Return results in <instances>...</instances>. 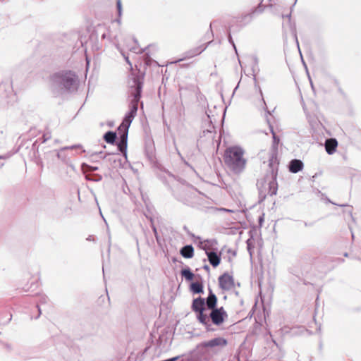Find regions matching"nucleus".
Masks as SVG:
<instances>
[{
  "label": "nucleus",
  "mask_w": 361,
  "mask_h": 361,
  "mask_svg": "<svg viewBox=\"0 0 361 361\" xmlns=\"http://www.w3.org/2000/svg\"><path fill=\"white\" fill-rule=\"evenodd\" d=\"M86 178L89 180H92L95 182L100 181L102 179V176L99 174H95L93 176V177H91L90 175H87Z\"/></svg>",
  "instance_id": "obj_22"
},
{
  "label": "nucleus",
  "mask_w": 361,
  "mask_h": 361,
  "mask_svg": "<svg viewBox=\"0 0 361 361\" xmlns=\"http://www.w3.org/2000/svg\"><path fill=\"white\" fill-rule=\"evenodd\" d=\"M217 302V298L216 296L210 291L209 295L207 299V305L209 309L214 310L216 308Z\"/></svg>",
  "instance_id": "obj_14"
},
{
  "label": "nucleus",
  "mask_w": 361,
  "mask_h": 361,
  "mask_svg": "<svg viewBox=\"0 0 361 361\" xmlns=\"http://www.w3.org/2000/svg\"><path fill=\"white\" fill-rule=\"evenodd\" d=\"M270 167L272 169V171L275 169L277 170V166L279 165V162L277 161L276 157H272L269 163ZM278 190V184L276 182V172L273 171V179L269 183V195L272 196L276 195Z\"/></svg>",
  "instance_id": "obj_4"
},
{
  "label": "nucleus",
  "mask_w": 361,
  "mask_h": 361,
  "mask_svg": "<svg viewBox=\"0 0 361 361\" xmlns=\"http://www.w3.org/2000/svg\"><path fill=\"white\" fill-rule=\"evenodd\" d=\"M338 147V142L335 138L327 139L325 142V149L329 154L336 152Z\"/></svg>",
  "instance_id": "obj_9"
},
{
  "label": "nucleus",
  "mask_w": 361,
  "mask_h": 361,
  "mask_svg": "<svg viewBox=\"0 0 361 361\" xmlns=\"http://www.w3.org/2000/svg\"><path fill=\"white\" fill-rule=\"evenodd\" d=\"M271 133H272V136H273V148L274 149L275 152L277 151V148H278V145L279 144V142H280V138L276 136V133H274V131L273 130H271Z\"/></svg>",
  "instance_id": "obj_20"
},
{
  "label": "nucleus",
  "mask_w": 361,
  "mask_h": 361,
  "mask_svg": "<svg viewBox=\"0 0 361 361\" xmlns=\"http://www.w3.org/2000/svg\"><path fill=\"white\" fill-rule=\"evenodd\" d=\"M194 256V248L192 245H186L182 247V257L192 258Z\"/></svg>",
  "instance_id": "obj_15"
},
{
  "label": "nucleus",
  "mask_w": 361,
  "mask_h": 361,
  "mask_svg": "<svg viewBox=\"0 0 361 361\" xmlns=\"http://www.w3.org/2000/svg\"><path fill=\"white\" fill-rule=\"evenodd\" d=\"M204 311L205 310H202V312H197L198 319L201 323L207 324L209 322V319L207 314L204 313Z\"/></svg>",
  "instance_id": "obj_18"
},
{
  "label": "nucleus",
  "mask_w": 361,
  "mask_h": 361,
  "mask_svg": "<svg viewBox=\"0 0 361 361\" xmlns=\"http://www.w3.org/2000/svg\"><path fill=\"white\" fill-rule=\"evenodd\" d=\"M172 259L173 263H174V264H176L177 262H178V261L176 259V257H172V259Z\"/></svg>",
  "instance_id": "obj_31"
},
{
  "label": "nucleus",
  "mask_w": 361,
  "mask_h": 361,
  "mask_svg": "<svg viewBox=\"0 0 361 361\" xmlns=\"http://www.w3.org/2000/svg\"><path fill=\"white\" fill-rule=\"evenodd\" d=\"M227 344V341L223 338H215L212 340L204 342L202 345L204 348H214L216 346H225Z\"/></svg>",
  "instance_id": "obj_8"
},
{
  "label": "nucleus",
  "mask_w": 361,
  "mask_h": 361,
  "mask_svg": "<svg viewBox=\"0 0 361 361\" xmlns=\"http://www.w3.org/2000/svg\"><path fill=\"white\" fill-rule=\"evenodd\" d=\"M166 183L170 185L171 190L173 191L174 188L178 189L180 185V180L174 176L173 174L169 173L166 177Z\"/></svg>",
  "instance_id": "obj_10"
},
{
  "label": "nucleus",
  "mask_w": 361,
  "mask_h": 361,
  "mask_svg": "<svg viewBox=\"0 0 361 361\" xmlns=\"http://www.w3.org/2000/svg\"><path fill=\"white\" fill-rule=\"evenodd\" d=\"M180 283H179V284H178V289H179V288H180Z\"/></svg>",
  "instance_id": "obj_33"
},
{
  "label": "nucleus",
  "mask_w": 361,
  "mask_h": 361,
  "mask_svg": "<svg viewBox=\"0 0 361 361\" xmlns=\"http://www.w3.org/2000/svg\"><path fill=\"white\" fill-rule=\"evenodd\" d=\"M302 167L303 164L300 160L293 159L290 163L289 170L292 173H298L302 169Z\"/></svg>",
  "instance_id": "obj_12"
},
{
  "label": "nucleus",
  "mask_w": 361,
  "mask_h": 361,
  "mask_svg": "<svg viewBox=\"0 0 361 361\" xmlns=\"http://www.w3.org/2000/svg\"><path fill=\"white\" fill-rule=\"evenodd\" d=\"M130 92L133 97L129 111L126 114L122 123L118 128V130H128L137 114L138 109V102L141 97L142 89L143 87V78L140 75L133 76L129 82Z\"/></svg>",
  "instance_id": "obj_1"
},
{
  "label": "nucleus",
  "mask_w": 361,
  "mask_h": 361,
  "mask_svg": "<svg viewBox=\"0 0 361 361\" xmlns=\"http://www.w3.org/2000/svg\"><path fill=\"white\" fill-rule=\"evenodd\" d=\"M116 137V133L113 131H108L104 135V140L109 144H114Z\"/></svg>",
  "instance_id": "obj_16"
},
{
  "label": "nucleus",
  "mask_w": 361,
  "mask_h": 361,
  "mask_svg": "<svg viewBox=\"0 0 361 361\" xmlns=\"http://www.w3.org/2000/svg\"><path fill=\"white\" fill-rule=\"evenodd\" d=\"M47 298L46 297H44V296H42V298H41L40 302L41 303H45V302H47Z\"/></svg>",
  "instance_id": "obj_29"
},
{
  "label": "nucleus",
  "mask_w": 361,
  "mask_h": 361,
  "mask_svg": "<svg viewBox=\"0 0 361 361\" xmlns=\"http://www.w3.org/2000/svg\"><path fill=\"white\" fill-rule=\"evenodd\" d=\"M221 210H223V211H225V212H233V210H231V209H221Z\"/></svg>",
  "instance_id": "obj_30"
},
{
  "label": "nucleus",
  "mask_w": 361,
  "mask_h": 361,
  "mask_svg": "<svg viewBox=\"0 0 361 361\" xmlns=\"http://www.w3.org/2000/svg\"><path fill=\"white\" fill-rule=\"evenodd\" d=\"M152 230H153V231H154V235H155V237H156L157 241V243H159V236H158V235H157V228H156V227H155L153 224L152 225Z\"/></svg>",
  "instance_id": "obj_25"
},
{
  "label": "nucleus",
  "mask_w": 361,
  "mask_h": 361,
  "mask_svg": "<svg viewBox=\"0 0 361 361\" xmlns=\"http://www.w3.org/2000/svg\"><path fill=\"white\" fill-rule=\"evenodd\" d=\"M227 313L223 307L212 310L210 313L211 319L212 322L216 325L222 324L224 321V318L227 317Z\"/></svg>",
  "instance_id": "obj_6"
},
{
  "label": "nucleus",
  "mask_w": 361,
  "mask_h": 361,
  "mask_svg": "<svg viewBox=\"0 0 361 361\" xmlns=\"http://www.w3.org/2000/svg\"><path fill=\"white\" fill-rule=\"evenodd\" d=\"M191 94L195 97V98L197 100L198 94H200V90L197 85H194L192 86L190 90Z\"/></svg>",
  "instance_id": "obj_21"
},
{
  "label": "nucleus",
  "mask_w": 361,
  "mask_h": 361,
  "mask_svg": "<svg viewBox=\"0 0 361 361\" xmlns=\"http://www.w3.org/2000/svg\"><path fill=\"white\" fill-rule=\"evenodd\" d=\"M51 137V135L49 134V135H47V134H44L43 135V142H45L47 140H48L49 138Z\"/></svg>",
  "instance_id": "obj_27"
},
{
  "label": "nucleus",
  "mask_w": 361,
  "mask_h": 361,
  "mask_svg": "<svg viewBox=\"0 0 361 361\" xmlns=\"http://www.w3.org/2000/svg\"><path fill=\"white\" fill-rule=\"evenodd\" d=\"M102 271H103V274H104V269H102Z\"/></svg>",
  "instance_id": "obj_36"
},
{
  "label": "nucleus",
  "mask_w": 361,
  "mask_h": 361,
  "mask_svg": "<svg viewBox=\"0 0 361 361\" xmlns=\"http://www.w3.org/2000/svg\"><path fill=\"white\" fill-rule=\"evenodd\" d=\"M202 284L200 281L192 282L190 286V289L192 292L195 293H200L202 292Z\"/></svg>",
  "instance_id": "obj_17"
},
{
  "label": "nucleus",
  "mask_w": 361,
  "mask_h": 361,
  "mask_svg": "<svg viewBox=\"0 0 361 361\" xmlns=\"http://www.w3.org/2000/svg\"><path fill=\"white\" fill-rule=\"evenodd\" d=\"M245 154V152L241 147L230 146L225 149L223 155L224 164L233 173H240L247 165Z\"/></svg>",
  "instance_id": "obj_3"
},
{
  "label": "nucleus",
  "mask_w": 361,
  "mask_h": 361,
  "mask_svg": "<svg viewBox=\"0 0 361 361\" xmlns=\"http://www.w3.org/2000/svg\"><path fill=\"white\" fill-rule=\"evenodd\" d=\"M116 7L118 10V16L120 18L122 15V4L121 0H116Z\"/></svg>",
  "instance_id": "obj_24"
},
{
  "label": "nucleus",
  "mask_w": 361,
  "mask_h": 361,
  "mask_svg": "<svg viewBox=\"0 0 361 361\" xmlns=\"http://www.w3.org/2000/svg\"><path fill=\"white\" fill-rule=\"evenodd\" d=\"M177 149L178 154H180V152L178 151V149Z\"/></svg>",
  "instance_id": "obj_35"
},
{
  "label": "nucleus",
  "mask_w": 361,
  "mask_h": 361,
  "mask_svg": "<svg viewBox=\"0 0 361 361\" xmlns=\"http://www.w3.org/2000/svg\"><path fill=\"white\" fill-rule=\"evenodd\" d=\"M219 288L224 290L228 291L235 287L234 279L228 273H224L219 277Z\"/></svg>",
  "instance_id": "obj_5"
},
{
  "label": "nucleus",
  "mask_w": 361,
  "mask_h": 361,
  "mask_svg": "<svg viewBox=\"0 0 361 361\" xmlns=\"http://www.w3.org/2000/svg\"><path fill=\"white\" fill-rule=\"evenodd\" d=\"M37 308H38V310H39V314H41V310H40V307H39V305H37Z\"/></svg>",
  "instance_id": "obj_32"
},
{
  "label": "nucleus",
  "mask_w": 361,
  "mask_h": 361,
  "mask_svg": "<svg viewBox=\"0 0 361 361\" xmlns=\"http://www.w3.org/2000/svg\"><path fill=\"white\" fill-rule=\"evenodd\" d=\"M52 91L63 94L73 92L77 90L78 79L76 74L71 71H62L51 77Z\"/></svg>",
  "instance_id": "obj_2"
},
{
  "label": "nucleus",
  "mask_w": 361,
  "mask_h": 361,
  "mask_svg": "<svg viewBox=\"0 0 361 361\" xmlns=\"http://www.w3.org/2000/svg\"><path fill=\"white\" fill-rule=\"evenodd\" d=\"M208 260L212 266L216 267L221 262L220 256L214 252H206Z\"/></svg>",
  "instance_id": "obj_11"
},
{
  "label": "nucleus",
  "mask_w": 361,
  "mask_h": 361,
  "mask_svg": "<svg viewBox=\"0 0 361 361\" xmlns=\"http://www.w3.org/2000/svg\"><path fill=\"white\" fill-rule=\"evenodd\" d=\"M120 131L119 140L117 142V147L118 150L127 157V144H128V130H121Z\"/></svg>",
  "instance_id": "obj_7"
},
{
  "label": "nucleus",
  "mask_w": 361,
  "mask_h": 361,
  "mask_svg": "<svg viewBox=\"0 0 361 361\" xmlns=\"http://www.w3.org/2000/svg\"><path fill=\"white\" fill-rule=\"evenodd\" d=\"M182 276H184L188 281H193L195 279V274L192 273L189 269L182 270Z\"/></svg>",
  "instance_id": "obj_19"
},
{
  "label": "nucleus",
  "mask_w": 361,
  "mask_h": 361,
  "mask_svg": "<svg viewBox=\"0 0 361 361\" xmlns=\"http://www.w3.org/2000/svg\"><path fill=\"white\" fill-rule=\"evenodd\" d=\"M57 157H58V158L61 159L63 161L66 162V157H63V155H61V152L57 153Z\"/></svg>",
  "instance_id": "obj_26"
},
{
  "label": "nucleus",
  "mask_w": 361,
  "mask_h": 361,
  "mask_svg": "<svg viewBox=\"0 0 361 361\" xmlns=\"http://www.w3.org/2000/svg\"><path fill=\"white\" fill-rule=\"evenodd\" d=\"M77 147L76 145H73V146H70V147H63L61 149V150H64V149H73V148H75Z\"/></svg>",
  "instance_id": "obj_28"
},
{
  "label": "nucleus",
  "mask_w": 361,
  "mask_h": 361,
  "mask_svg": "<svg viewBox=\"0 0 361 361\" xmlns=\"http://www.w3.org/2000/svg\"><path fill=\"white\" fill-rule=\"evenodd\" d=\"M204 305V299L201 298L195 299L192 302V309L196 312H202V310H206Z\"/></svg>",
  "instance_id": "obj_13"
},
{
  "label": "nucleus",
  "mask_w": 361,
  "mask_h": 361,
  "mask_svg": "<svg viewBox=\"0 0 361 361\" xmlns=\"http://www.w3.org/2000/svg\"><path fill=\"white\" fill-rule=\"evenodd\" d=\"M82 167L85 171H94L98 169L97 166H90L87 164H82Z\"/></svg>",
  "instance_id": "obj_23"
},
{
  "label": "nucleus",
  "mask_w": 361,
  "mask_h": 361,
  "mask_svg": "<svg viewBox=\"0 0 361 361\" xmlns=\"http://www.w3.org/2000/svg\"><path fill=\"white\" fill-rule=\"evenodd\" d=\"M117 21H118V23H120V22H121L119 18L117 20Z\"/></svg>",
  "instance_id": "obj_34"
}]
</instances>
